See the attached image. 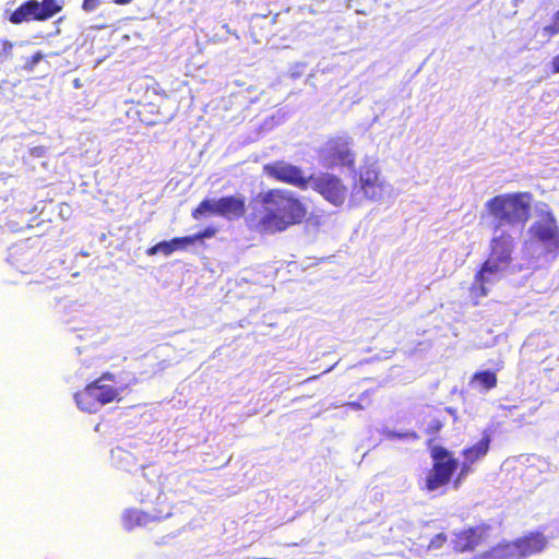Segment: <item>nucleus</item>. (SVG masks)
<instances>
[{"mask_svg": "<svg viewBox=\"0 0 559 559\" xmlns=\"http://www.w3.org/2000/svg\"><path fill=\"white\" fill-rule=\"evenodd\" d=\"M539 34L546 41L559 34V26L552 21L549 25L544 26Z\"/></svg>", "mask_w": 559, "mask_h": 559, "instance_id": "obj_20", "label": "nucleus"}, {"mask_svg": "<svg viewBox=\"0 0 559 559\" xmlns=\"http://www.w3.org/2000/svg\"><path fill=\"white\" fill-rule=\"evenodd\" d=\"M489 526L479 525L459 533L454 536V548L460 552L473 550L488 537Z\"/></svg>", "mask_w": 559, "mask_h": 559, "instance_id": "obj_14", "label": "nucleus"}, {"mask_svg": "<svg viewBox=\"0 0 559 559\" xmlns=\"http://www.w3.org/2000/svg\"><path fill=\"white\" fill-rule=\"evenodd\" d=\"M132 0H112V2L116 3V4H128Z\"/></svg>", "mask_w": 559, "mask_h": 559, "instance_id": "obj_27", "label": "nucleus"}, {"mask_svg": "<svg viewBox=\"0 0 559 559\" xmlns=\"http://www.w3.org/2000/svg\"><path fill=\"white\" fill-rule=\"evenodd\" d=\"M112 373H104L100 378L90 383L83 391L74 395L78 407L87 413H96L102 406L115 401L120 395V390L105 383L112 381Z\"/></svg>", "mask_w": 559, "mask_h": 559, "instance_id": "obj_6", "label": "nucleus"}, {"mask_svg": "<svg viewBox=\"0 0 559 559\" xmlns=\"http://www.w3.org/2000/svg\"><path fill=\"white\" fill-rule=\"evenodd\" d=\"M140 501L142 503H152L155 507L150 510L128 509L122 514V524L126 530H133L136 526H145L152 522L167 519L171 515V506L165 493L150 481H144L141 486Z\"/></svg>", "mask_w": 559, "mask_h": 559, "instance_id": "obj_5", "label": "nucleus"}, {"mask_svg": "<svg viewBox=\"0 0 559 559\" xmlns=\"http://www.w3.org/2000/svg\"><path fill=\"white\" fill-rule=\"evenodd\" d=\"M40 59H41V55L38 52V53H36V55H35V57H34V62L36 63V62H38Z\"/></svg>", "mask_w": 559, "mask_h": 559, "instance_id": "obj_30", "label": "nucleus"}, {"mask_svg": "<svg viewBox=\"0 0 559 559\" xmlns=\"http://www.w3.org/2000/svg\"><path fill=\"white\" fill-rule=\"evenodd\" d=\"M471 384L475 388H480L488 391L497 385V377L491 371H481L473 376Z\"/></svg>", "mask_w": 559, "mask_h": 559, "instance_id": "obj_19", "label": "nucleus"}, {"mask_svg": "<svg viewBox=\"0 0 559 559\" xmlns=\"http://www.w3.org/2000/svg\"><path fill=\"white\" fill-rule=\"evenodd\" d=\"M489 444L490 437L488 435H485L476 444L464 450V459L472 463L481 460L487 454L489 450Z\"/></svg>", "mask_w": 559, "mask_h": 559, "instance_id": "obj_18", "label": "nucleus"}, {"mask_svg": "<svg viewBox=\"0 0 559 559\" xmlns=\"http://www.w3.org/2000/svg\"><path fill=\"white\" fill-rule=\"evenodd\" d=\"M386 436L390 439H393V438H413V439H417V435L415 432L400 433V432H395V431H388Z\"/></svg>", "mask_w": 559, "mask_h": 559, "instance_id": "obj_24", "label": "nucleus"}, {"mask_svg": "<svg viewBox=\"0 0 559 559\" xmlns=\"http://www.w3.org/2000/svg\"><path fill=\"white\" fill-rule=\"evenodd\" d=\"M516 546L514 542H504L483 552L475 559H516Z\"/></svg>", "mask_w": 559, "mask_h": 559, "instance_id": "obj_17", "label": "nucleus"}, {"mask_svg": "<svg viewBox=\"0 0 559 559\" xmlns=\"http://www.w3.org/2000/svg\"><path fill=\"white\" fill-rule=\"evenodd\" d=\"M552 21L559 26V10L554 14Z\"/></svg>", "mask_w": 559, "mask_h": 559, "instance_id": "obj_28", "label": "nucleus"}, {"mask_svg": "<svg viewBox=\"0 0 559 559\" xmlns=\"http://www.w3.org/2000/svg\"><path fill=\"white\" fill-rule=\"evenodd\" d=\"M64 0H28L21 4L10 17L14 24L29 20L46 21L60 12Z\"/></svg>", "mask_w": 559, "mask_h": 559, "instance_id": "obj_11", "label": "nucleus"}, {"mask_svg": "<svg viewBox=\"0 0 559 559\" xmlns=\"http://www.w3.org/2000/svg\"><path fill=\"white\" fill-rule=\"evenodd\" d=\"M447 536L443 533L436 535L428 546L429 549H439L445 543Z\"/></svg>", "mask_w": 559, "mask_h": 559, "instance_id": "obj_22", "label": "nucleus"}, {"mask_svg": "<svg viewBox=\"0 0 559 559\" xmlns=\"http://www.w3.org/2000/svg\"><path fill=\"white\" fill-rule=\"evenodd\" d=\"M552 74L559 73V53L555 56L550 62Z\"/></svg>", "mask_w": 559, "mask_h": 559, "instance_id": "obj_25", "label": "nucleus"}, {"mask_svg": "<svg viewBox=\"0 0 559 559\" xmlns=\"http://www.w3.org/2000/svg\"><path fill=\"white\" fill-rule=\"evenodd\" d=\"M431 456L433 466L425 481V489L428 491H435L448 484L459 466L457 461L442 447H435Z\"/></svg>", "mask_w": 559, "mask_h": 559, "instance_id": "obj_8", "label": "nucleus"}, {"mask_svg": "<svg viewBox=\"0 0 559 559\" xmlns=\"http://www.w3.org/2000/svg\"><path fill=\"white\" fill-rule=\"evenodd\" d=\"M105 0H84L82 4V9L85 12L95 11Z\"/></svg>", "mask_w": 559, "mask_h": 559, "instance_id": "obj_23", "label": "nucleus"}, {"mask_svg": "<svg viewBox=\"0 0 559 559\" xmlns=\"http://www.w3.org/2000/svg\"><path fill=\"white\" fill-rule=\"evenodd\" d=\"M532 197L527 192L506 193L491 198L485 203L487 214L491 217L492 228L509 229L523 225L530 213Z\"/></svg>", "mask_w": 559, "mask_h": 559, "instance_id": "obj_3", "label": "nucleus"}, {"mask_svg": "<svg viewBox=\"0 0 559 559\" xmlns=\"http://www.w3.org/2000/svg\"><path fill=\"white\" fill-rule=\"evenodd\" d=\"M472 464H473L472 462H468L466 459H464V461L462 463V466H461V471H460L459 477H457V479L455 480V484H454L455 487H459L460 481L462 479H464L471 473V465Z\"/></svg>", "mask_w": 559, "mask_h": 559, "instance_id": "obj_21", "label": "nucleus"}, {"mask_svg": "<svg viewBox=\"0 0 559 559\" xmlns=\"http://www.w3.org/2000/svg\"><path fill=\"white\" fill-rule=\"evenodd\" d=\"M202 236L198 235L194 237L188 236L182 238H174L169 241H162L148 249L150 255L163 253L169 255L177 250H181L192 245L197 239H201Z\"/></svg>", "mask_w": 559, "mask_h": 559, "instance_id": "obj_16", "label": "nucleus"}, {"mask_svg": "<svg viewBox=\"0 0 559 559\" xmlns=\"http://www.w3.org/2000/svg\"><path fill=\"white\" fill-rule=\"evenodd\" d=\"M120 452H121V450H120V449H117V450L112 451V453H114V454H115V453H120Z\"/></svg>", "mask_w": 559, "mask_h": 559, "instance_id": "obj_31", "label": "nucleus"}, {"mask_svg": "<svg viewBox=\"0 0 559 559\" xmlns=\"http://www.w3.org/2000/svg\"><path fill=\"white\" fill-rule=\"evenodd\" d=\"M245 213V199L241 197H223L221 199L203 200L193 211L192 216L200 219L203 216L219 215L228 219L242 216Z\"/></svg>", "mask_w": 559, "mask_h": 559, "instance_id": "obj_10", "label": "nucleus"}, {"mask_svg": "<svg viewBox=\"0 0 559 559\" xmlns=\"http://www.w3.org/2000/svg\"><path fill=\"white\" fill-rule=\"evenodd\" d=\"M263 173L270 178L292 185L301 190L309 187L310 176H306L301 168L285 160L265 164L263 166Z\"/></svg>", "mask_w": 559, "mask_h": 559, "instance_id": "obj_13", "label": "nucleus"}, {"mask_svg": "<svg viewBox=\"0 0 559 559\" xmlns=\"http://www.w3.org/2000/svg\"><path fill=\"white\" fill-rule=\"evenodd\" d=\"M513 238L509 229L492 228L491 251L480 271L475 275L471 287V297L474 304L487 296L490 287L503 275L511 262Z\"/></svg>", "mask_w": 559, "mask_h": 559, "instance_id": "obj_2", "label": "nucleus"}, {"mask_svg": "<svg viewBox=\"0 0 559 559\" xmlns=\"http://www.w3.org/2000/svg\"><path fill=\"white\" fill-rule=\"evenodd\" d=\"M309 187L323 197L334 206H341L349 198L347 187L342 179L329 173H320L310 176Z\"/></svg>", "mask_w": 559, "mask_h": 559, "instance_id": "obj_12", "label": "nucleus"}, {"mask_svg": "<svg viewBox=\"0 0 559 559\" xmlns=\"http://www.w3.org/2000/svg\"><path fill=\"white\" fill-rule=\"evenodd\" d=\"M319 156L326 168L352 167L355 164L353 141L348 136L331 139L320 150Z\"/></svg>", "mask_w": 559, "mask_h": 559, "instance_id": "obj_9", "label": "nucleus"}, {"mask_svg": "<svg viewBox=\"0 0 559 559\" xmlns=\"http://www.w3.org/2000/svg\"><path fill=\"white\" fill-rule=\"evenodd\" d=\"M530 241H526L525 249L531 250L534 241L542 245L547 253H556L559 250V227L555 216L550 212H542L540 216L530 226Z\"/></svg>", "mask_w": 559, "mask_h": 559, "instance_id": "obj_7", "label": "nucleus"}, {"mask_svg": "<svg viewBox=\"0 0 559 559\" xmlns=\"http://www.w3.org/2000/svg\"><path fill=\"white\" fill-rule=\"evenodd\" d=\"M348 407H350L353 411H360L362 408V406L357 402L348 403Z\"/></svg>", "mask_w": 559, "mask_h": 559, "instance_id": "obj_26", "label": "nucleus"}, {"mask_svg": "<svg viewBox=\"0 0 559 559\" xmlns=\"http://www.w3.org/2000/svg\"><path fill=\"white\" fill-rule=\"evenodd\" d=\"M396 197L394 188L380 177V169L377 163L362 165L354 179L349 193L352 206L361 204L365 200L382 201Z\"/></svg>", "mask_w": 559, "mask_h": 559, "instance_id": "obj_4", "label": "nucleus"}, {"mask_svg": "<svg viewBox=\"0 0 559 559\" xmlns=\"http://www.w3.org/2000/svg\"><path fill=\"white\" fill-rule=\"evenodd\" d=\"M260 202L262 211L257 225L264 233L283 231L299 223L307 212L294 192L285 189H274L260 194Z\"/></svg>", "mask_w": 559, "mask_h": 559, "instance_id": "obj_1", "label": "nucleus"}, {"mask_svg": "<svg viewBox=\"0 0 559 559\" xmlns=\"http://www.w3.org/2000/svg\"><path fill=\"white\" fill-rule=\"evenodd\" d=\"M516 559H524L545 549L547 539L542 533H531L514 540Z\"/></svg>", "mask_w": 559, "mask_h": 559, "instance_id": "obj_15", "label": "nucleus"}, {"mask_svg": "<svg viewBox=\"0 0 559 559\" xmlns=\"http://www.w3.org/2000/svg\"><path fill=\"white\" fill-rule=\"evenodd\" d=\"M11 48H12L11 43L5 41V43L3 44V50H4V51H9Z\"/></svg>", "mask_w": 559, "mask_h": 559, "instance_id": "obj_29", "label": "nucleus"}]
</instances>
